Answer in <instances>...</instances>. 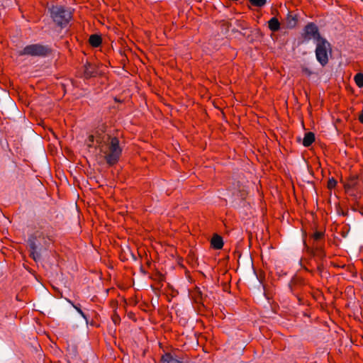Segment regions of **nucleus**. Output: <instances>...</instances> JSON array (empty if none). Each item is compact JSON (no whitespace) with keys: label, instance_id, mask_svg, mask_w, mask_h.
<instances>
[{"label":"nucleus","instance_id":"nucleus-1","mask_svg":"<svg viewBox=\"0 0 363 363\" xmlns=\"http://www.w3.org/2000/svg\"><path fill=\"white\" fill-rule=\"evenodd\" d=\"M96 143L109 165H113L118 162L121 155L122 148L117 138L106 134L99 135L96 136Z\"/></svg>","mask_w":363,"mask_h":363},{"label":"nucleus","instance_id":"nucleus-2","mask_svg":"<svg viewBox=\"0 0 363 363\" xmlns=\"http://www.w3.org/2000/svg\"><path fill=\"white\" fill-rule=\"evenodd\" d=\"M28 244L31 257L35 262H38L41 259L40 252L50 244V238L46 237L43 233L38 231L28 238Z\"/></svg>","mask_w":363,"mask_h":363},{"label":"nucleus","instance_id":"nucleus-3","mask_svg":"<svg viewBox=\"0 0 363 363\" xmlns=\"http://www.w3.org/2000/svg\"><path fill=\"white\" fill-rule=\"evenodd\" d=\"M315 44L316 59L322 66H325L328 62L329 55H331V45L325 38L319 39Z\"/></svg>","mask_w":363,"mask_h":363},{"label":"nucleus","instance_id":"nucleus-4","mask_svg":"<svg viewBox=\"0 0 363 363\" xmlns=\"http://www.w3.org/2000/svg\"><path fill=\"white\" fill-rule=\"evenodd\" d=\"M50 14L53 21L61 27L65 26L72 17L70 10L61 6H52L50 9Z\"/></svg>","mask_w":363,"mask_h":363},{"label":"nucleus","instance_id":"nucleus-5","mask_svg":"<svg viewBox=\"0 0 363 363\" xmlns=\"http://www.w3.org/2000/svg\"><path fill=\"white\" fill-rule=\"evenodd\" d=\"M48 49L39 44H33L26 46L23 50L18 52L19 55L30 56H44L48 52Z\"/></svg>","mask_w":363,"mask_h":363},{"label":"nucleus","instance_id":"nucleus-6","mask_svg":"<svg viewBox=\"0 0 363 363\" xmlns=\"http://www.w3.org/2000/svg\"><path fill=\"white\" fill-rule=\"evenodd\" d=\"M304 38L306 40H313L315 43L319 39H323L319 34L318 27L314 23L308 24L304 28Z\"/></svg>","mask_w":363,"mask_h":363},{"label":"nucleus","instance_id":"nucleus-7","mask_svg":"<svg viewBox=\"0 0 363 363\" xmlns=\"http://www.w3.org/2000/svg\"><path fill=\"white\" fill-rule=\"evenodd\" d=\"M211 245L215 249H221L223 246V238L218 235H214L211 239Z\"/></svg>","mask_w":363,"mask_h":363},{"label":"nucleus","instance_id":"nucleus-8","mask_svg":"<svg viewBox=\"0 0 363 363\" xmlns=\"http://www.w3.org/2000/svg\"><path fill=\"white\" fill-rule=\"evenodd\" d=\"M314 140H315L314 134L311 132L306 133L303 138V145L305 147H308L314 142Z\"/></svg>","mask_w":363,"mask_h":363},{"label":"nucleus","instance_id":"nucleus-9","mask_svg":"<svg viewBox=\"0 0 363 363\" xmlns=\"http://www.w3.org/2000/svg\"><path fill=\"white\" fill-rule=\"evenodd\" d=\"M162 363H183L174 357L171 354L166 353L162 357Z\"/></svg>","mask_w":363,"mask_h":363},{"label":"nucleus","instance_id":"nucleus-10","mask_svg":"<svg viewBox=\"0 0 363 363\" xmlns=\"http://www.w3.org/2000/svg\"><path fill=\"white\" fill-rule=\"evenodd\" d=\"M269 28L272 30V31H277L279 30L280 28V23H279V21H278V19L275 17H273L272 18L269 22Z\"/></svg>","mask_w":363,"mask_h":363},{"label":"nucleus","instance_id":"nucleus-11","mask_svg":"<svg viewBox=\"0 0 363 363\" xmlns=\"http://www.w3.org/2000/svg\"><path fill=\"white\" fill-rule=\"evenodd\" d=\"M89 43L93 47L96 48V47L99 46L100 44L101 43V38L98 35H91L89 38Z\"/></svg>","mask_w":363,"mask_h":363},{"label":"nucleus","instance_id":"nucleus-12","mask_svg":"<svg viewBox=\"0 0 363 363\" xmlns=\"http://www.w3.org/2000/svg\"><path fill=\"white\" fill-rule=\"evenodd\" d=\"M354 81L357 85L362 88L363 87V74L362 73H358L354 76Z\"/></svg>","mask_w":363,"mask_h":363},{"label":"nucleus","instance_id":"nucleus-13","mask_svg":"<svg viewBox=\"0 0 363 363\" xmlns=\"http://www.w3.org/2000/svg\"><path fill=\"white\" fill-rule=\"evenodd\" d=\"M84 74L86 77H91L94 75V68L91 67L90 64H87L85 66Z\"/></svg>","mask_w":363,"mask_h":363},{"label":"nucleus","instance_id":"nucleus-14","mask_svg":"<svg viewBox=\"0 0 363 363\" xmlns=\"http://www.w3.org/2000/svg\"><path fill=\"white\" fill-rule=\"evenodd\" d=\"M249 1L253 6H257V7H262L267 3V0H249Z\"/></svg>","mask_w":363,"mask_h":363},{"label":"nucleus","instance_id":"nucleus-15","mask_svg":"<svg viewBox=\"0 0 363 363\" xmlns=\"http://www.w3.org/2000/svg\"><path fill=\"white\" fill-rule=\"evenodd\" d=\"M296 18L294 17H291L290 15L287 17V25L290 28H293L296 25Z\"/></svg>","mask_w":363,"mask_h":363},{"label":"nucleus","instance_id":"nucleus-16","mask_svg":"<svg viewBox=\"0 0 363 363\" xmlns=\"http://www.w3.org/2000/svg\"><path fill=\"white\" fill-rule=\"evenodd\" d=\"M356 180L354 179L350 183L345 185L346 191L350 193L351 189L354 186Z\"/></svg>","mask_w":363,"mask_h":363},{"label":"nucleus","instance_id":"nucleus-17","mask_svg":"<svg viewBox=\"0 0 363 363\" xmlns=\"http://www.w3.org/2000/svg\"><path fill=\"white\" fill-rule=\"evenodd\" d=\"M94 141H95V136L94 135H90L89 137V139L87 140V145L89 146V147H92V146H94Z\"/></svg>","mask_w":363,"mask_h":363},{"label":"nucleus","instance_id":"nucleus-18","mask_svg":"<svg viewBox=\"0 0 363 363\" xmlns=\"http://www.w3.org/2000/svg\"><path fill=\"white\" fill-rule=\"evenodd\" d=\"M302 73L306 76H310L312 74V71L308 67H303Z\"/></svg>","mask_w":363,"mask_h":363},{"label":"nucleus","instance_id":"nucleus-19","mask_svg":"<svg viewBox=\"0 0 363 363\" xmlns=\"http://www.w3.org/2000/svg\"><path fill=\"white\" fill-rule=\"evenodd\" d=\"M72 306H74V308L77 310V311L86 320V315L84 313V312L77 306H74V304H72Z\"/></svg>","mask_w":363,"mask_h":363},{"label":"nucleus","instance_id":"nucleus-20","mask_svg":"<svg viewBox=\"0 0 363 363\" xmlns=\"http://www.w3.org/2000/svg\"><path fill=\"white\" fill-rule=\"evenodd\" d=\"M322 236H323V233H320V232H316L313 235V237H314L315 240H319V239H320L322 238Z\"/></svg>","mask_w":363,"mask_h":363},{"label":"nucleus","instance_id":"nucleus-21","mask_svg":"<svg viewBox=\"0 0 363 363\" xmlns=\"http://www.w3.org/2000/svg\"><path fill=\"white\" fill-rule=\"evenodd\" d=\"M335 185H336V182H335V179H331V180L329 181V182H328V187L329 188H330V189L333 188V187H335Z\"/></svg>","mask_w":363,"mask_h":363},{"label":"nucleus","instance_id":"nucleus-22","mask_svg":"<svg viewBox=\"0 0 363 363\" xmlns=\"http://www.w3.org/2000/svg\"><path fill=\"white\" fill-rule=\"evenodd\" d=\"M359 120L360 121V122L362 123H363V112L360 114V116L359 117Z\"/></svg>","mask_w":363,"mask_h":363}]
</instances>
